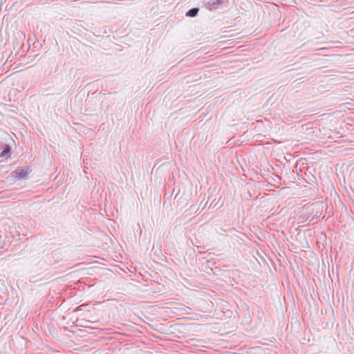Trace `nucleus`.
<instances>
[{"label":"nucleus","instance_id":"obj_3","mask_svg":"<svg viewBox=\"0 0 354 354\" xmlns=\"http://www.w3.org/2000/svg\"><path fill=\"white\" fill-rule=\"evenodd\" d=\"M9 151H10L9 147H6V149L5 150H3V152L1 153V154L3 155V154H4L5 153H8V152H9Z\"/></svg>","mask_w":354,"mask_h":354},{"label":"nucleus","instance_id":"obj_2","mask_svg":"<svg viewBox=\"0 0 354 354\" xmlns=\"http://www.w3.org/2000/svg\"><path fill=\"white\" fill-rule=\"evenodd\" d=\"M198 9L197 8H192L191 10H189L187 12V16H189V17H194L196 15V14L198 13Z\"/></svg>","mask_w":354,"mask_h":354},{"label":"nucleus","instance_id":"obj_1","mask_svg":"<svg viewBox=\"0 0 354 354\" xmlns=\"http://www.w3.org/2000/svg\"><path fill=\"white\" fill-rule=\"evenodd\" d=\"M28 174V169H20L14 171L15 177L19 179L26 177Z\"/></svg>","mask_w":354,"mask_h":354}]
</instances>
